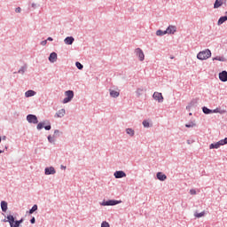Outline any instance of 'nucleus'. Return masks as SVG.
Here are the masks:
<instances>
[{
  "instance_id": "6e6d98bb",
  "label": "nucleus",
  "mask_w": 227,
  "mask_h": 227,
  "mask_svg": "<svg viewBox=\"0 0 227 227\" xmlns=\"http://www.w3.org/2000/svg\"><path fill=\"white\" fill-rule=\"evenodd\" d=\"M1 141H2V138H1V137H0V143H1Z\"/></svg>"
},
{
  "instance_id": "c756f323",
  "label": "nucleus",
  "mask_w": 227,
  "mask_h": 227,
  "mask_svg": "<svg viewBox=\"0 0 227 227\" xmlns=\"http://www.w3.org/2000/svg\"><path fill=\"white\" fill-rule=\"evenodd\" d=\"M75 67L78 68V70H82L84 68V66H82L81 62H75Z\"/></svg>"
},
{
  "instance_id": "20e7f679",
  "label": "nucleus",
  "mask_w": 227,
  "mask_h": 227,
  "mask_svg": "<svg viewBox=\"0 0 227 227\" xmlns=\"http://www.w3.org/2000/svg\"><path fill=\"white\" fill-rule=\"evenodd\" d=\"M119 203H121V201L115 200H104L101 205L103 207H114V205H119Z\"/></svg>"
},
{
  "instance_id": "e433bc0d",
  "label": "nucleus",
  "mask_w": 227,
  "mask_h": 227,
  "mask_svg": "<svg viewBox=\"0 0 227 227\" xmlns=\"http://www.w3.org/2000/svg\"><path fill=\"white\" fill-rule=\"evenodd\" d=\"M101 227H110V225H109V223H107V222H102V223H101Z\"/></svg>"
},
{
  "instance_id": "f257e3e1",
  "label": "nucleus",
  "mask_w": 227,
  "mask_h": 227,
  "mask_svg": "<svg viewBox=\"0 0 227 227\" xmlns=\"http://www.w3.org/2000/svg\"><path fill=\"white\" fill-rule=\"evenodd\" d=\"M212 56V51H210L209 49H206L202 51H200L197 54V59H200V61H204L205 59H208Z\"/></svg>"
},
{
  "instance_id": "c85d7f7f",
  "label": "nucleus",
  "mask_w": 227,
  "mask_h": 227,
  "mask_svg": "<svg viewBox=\"0 0 227 227\" xmlns=\"http://www.w3.org/2000/svg\"><path fill=\"white\" fill-rule=\"evenodd\" d=\"M142 125L145 127V129H150V122L146 120L143 121Z\"/></svg>"
},
{
  "instance_id": "a211bd4d",
  "label": "nucleus",
  "mask_w": 227,
  "mask_h": 227,
  "mask_svg": "<svg viewBox=\"0 0 227 227\" xmlns=\"http://www.w3.org/2000/svg\"><path fill=\"white\" fill-rule=\"evenodd\" d=\"M27 70V66L25 65L23 67H21L18 72H14V74H21V75H24V74H26V71Z\"/></svg>"
},
{
  "instance_id": "39448f33",
  "label": "nucleus",
  "mask_w": 227,
  "mask_h": 227,
  "mask_svg": "<svg viewBox=\"0 0 227 227\" xmlns=\"http://www.w3.org/2000/svg\"><path fill=\"white\" fill-rule=\"evenodd\" d=\"M135 54L137 56L139 61H145V52H143V50L141 48H137L135 50Z\"/></svg>"
},
{
  "instance_id": "412c9836",
  "label": "nucleus",
  "mask_w": 227,
  "mask_h": 227,
  "mask_svg": "<svg viewBox=\"0 0 227 227\" xmlns=\"http://www.w3.org/2000/svg\"><path fill=\"white\" fill-rule=\"evenodd\" d=\"M217 148H221V144H220V142H216V143L211 144V145H209V149H210V150H214V149L217 150Z\"/></svg>"
},
{
  "instance_id": "603ef678",
  "label": "nucleus",
  "mask_w": 227,
  "mask_h": 227,
  "mask_svg": "<svg viewBox=\"0 0 227 227\" xmlns=\"http://www.w3.org/2000/svg\"><path fill=\"white\" fill-rule=\"evenodd\" d=\"M175 59V57H170V59Z\"/></svg>"
},
{
  "instance_id": "1a4fd4ad",
  "label": "nucleus",
  "mask_w": 227,
  "mask_h": 227,
  "mask_svg": "<svg viewBox=\"0 0 227 227\" xmlns=\"http://www.w3.org/2000/svg\"><path fill=\"white\" fill-rule=\"evenodd\" d=\"M165 32L167 35H175V33H176V27L173 25H170L168 27Z\"/></svg>"
},
{
  "instance_id": "864d4df0",
  "label": "nucleus",
  "mask_w": 227,
  "mask_h": 227,
  "mask_svg": "<svg viewBox=\"0 0 227 227\" xmlns=\"http://www.w3.org/2000/svg\"><path fill=\"white\" fill-rule=\"evenodd\" d=\"M225 17H227V12H225V15H224Z\"/></svg>"
},
{
  "instance_id": "b1692460",
  "label": "nucleus",
  "mask_w": 227,
  "mask_h": 227,
  "mask_svg": "<svg viewBox=\"0 0 227 227\" xmlns=\"http://www.w3.org/2000/svg\"><path fill=\"white\" fill-rule=\"evenodd\" d=\"M213 61L225 62L226 61V58H224L223 56H217V57L213 58Z\"/></svg>"
},
{
  "instance_id": "aec40b11",
  "label": "nucleus",
  "mask_w": 227,
  "mask_h": 227,
  "mask_svg": "<svg viewBox=\"0 0 227 227\" xmlns=\"http://www.w3.org/2000/svg\"><path fill=\"white\" fill-rule=\"evenodd\" d=\"M1 208H2V212H6V210H8V202L2 200Z\"/></svg>"
},
{
  "instance_id": "a18cd8bd",
  "label": "nucleus",
  "mask_w": 227,
  "mask_h": 227,
  "mask_svg": "<svg viewBox=\"0 0 227 227\" xmlns=\"http://www.w3.org/2000/svg\"><path fill=\"white\" fill-rule=\"evenodd\" d=\"M32 8H34V10H35V8H36V4L33 3V4H32Z\"/></svg>"
},
{
  "instance_id": "393cba45",
  "label": "nucleus",
  "mask_w": 227,
  "mask_h": 227,
  "mask_svg": "<svg viewBox=\"0 0 227 227\" xmlns=\"http://www.w3.org/2000/svg\"><path fill=\"white\" fill-rule=\"evenodd\" d=\"M202 111H203L204 114H212V112H213V110H210L207 106H203L202 107Z\"/></svg>"
},
{
  "instance_id": "f8f14e48",
  "label": "nucleus",
  "mask_w": 227,
  "mask_h": 227,
  "mask_svg": "<svg viewBox=\"0 0 227 227\" xmlns=\"http://www.w3.org/2000/svg\"><path fill=\"white\" fill-rule=\"evenodd\" d=\"M58 59V53L56 52H51L49 56V61L50 63H56Z\"/></svg>"
},
{
  "instance_id": "58836bf2",
  "label": "nucleus",
  "mask_w": 227,
  "mask_h": 227,
  "mask_svg": "<svg viewBox=\"0 0 227 227\" xmlns=\"http://www.w3.org/2000/svg\"><path fill=\"white\" fill-rule=\"evenodd\" d=\"M30 223L31 224H35L36 223V219L35 218V216H33L31 219H30Z\"/></svg>"
},
{
  "instance_id": "7ed1b4c3",
  "label": "nucleus",
  "mask_w": 227,
  "mask_h": 227,
  "mask_svg": "<svg viewBox=\"0 0 227 227\" xmlns=\"http://www.w3.org/2000/svg\"><path fill=\"white\" fill-rule=\"evenodd\" d=\"M67 98L63 99V104H68V102H72L74 98V90H67L65 92Z\"/></svg>"
},
{
  "instance_id": "8fccbe9b",
  "label": "nucleus",
  "mask_w": 227,
  "mask_h": 227,
  "mask_svg": "<svg viewBox=\"0 0 227 227\" xmlns=\"http://www.w3.org/2000/svg\"><path fill=\"white\" fill-rule=\"evenodd\" d=\"M0 153H4V150H0Z\"/></svg>"
},
{
  "instance_id": "4468645a",
  "label": "nucleus",
  "mask_w": 227,
  "mask_h": 227,
  "mask_svg": "<svg viewBox=\"0 0 227 227\" xmlns=\"http://www.w3.org/2000/svg\"><path fill=\"white\" fill-rule=\"evenodd\" d=\"M156 176H157L158 180H160V182H164L168 178L166 174H164L162 172H158L156 174Z\"/></svg>"
},
{
  "instance_id": "bb28decb",
  "label": "nucleus",
  "mask_w": 227,
  "mask_h": 227,
  "mask_svg": "<svg viewBox=\"0 0 227 227\" xmlns=\"http://www.w3.org/2000/svg\"><path fill=\"white\" fill-rule=\"evenodd\" d=\"M164 35H167V34H166V30H160V29H159V30L156 31V35H157V36H164Z\"/></svg>"
},
{
  "instance_id": "ea45409f",
  "label": "nucleus",
  "mask_w": 227,
  "mask_h": 227,
  "mask_svg": "<svg viewBox=\"0 0 227 227\" xmlns=\"http://www.w3.org/2000/svg\"><path fill=\"white\" fill-rule=\"evenodd\" d=\"M20 12H22V9H21L20 7H17V8L15 9V12H16V13H20Z\"/></svg>"
},
{
  "instance_id": "4c0bfd02",
  "label": "nucleus",
  "mask_w": 227,
  "mask_h": 227,
  "mask_svg": "<svg viewBox=\"0 0 227 227\" xmlns=\"http://www.w3.org/2000/svg\"><path fill=\"white\" fill-rule=\"evenodd\" d=\"M48 123H49L48 125L43 127L45 130H51V129H52V127L51 126V122H48Z\"/></svg>"
},
{
  "instance_id": "9b49d317",
  "label": "nucleus",
  "mask_w": 227,
  "mask_h": 227,
  "mask_svg": "<svg viewBox=\"0 0 227 227\" xmlns=\"http://www.w3.org/2000/svg\"><path fill=\"white\" fill-rule=\"evenodd\" d=\"M45 175H56V169L54 167H48L44 169Z\"/></svg>"
},
{
  "instance_id": "473e14b6",
  "label": "nucleus",
  "mask_w": 227,
  "mask_h": 227,
  "mask_svg": "<svg viewBox=\"0 0 227 227\" xmlns=\"http://www.w3.org/2000/svg\"><path fill=\"white\" fill-rule=\"evenodd\" d=\"M44 125H45V122H39L37 124V130H42V129H43Z\"/></svg>"
},
{
  "instance_id": "423d86ee",
  "label": "nucleus",
  "mask_w": 227,
  "mask_h": 227,
  "mask_svg": "<svg viewBox=\"0 0 227 227\" xmlns=\"http://www.w3.org/2000/svg\"><path fill=\"white\" fill-rule=\"evenodd\" d=\"M27 121H28V123H34L36 125V123H38V117H36L35 114H28L27 115Z\"/></svg>"
},
{
  "instance_id": "0eeeda50",
  "label": "nucleus",
  "mask_w": 227,
  "mask_h": 227,
  "mask_svg": "<svg viewBox=\"0 0 227 227\" xmlns=\"http://www.w3.org/2000/svg\"><path fill=\"white\" fill-rule=\"evenodd\" d=\"M153 98H154V100H157V102L159 103L164 102V97H162V93L160 92H154L153 95Z\"/></svg>"
},
{
  "instance_id": "79ce46f5",
  "label": "nucleus",
  "mask_w": 227,
  "mask_h": 227,
  "mask_svg": "<svg viewBox=\"0 0 227 227\" xmlns=\"http://www.w3.org/2000/svg\"><path fill=\"white\" fill-rule=\"evenodd\" d=\"M41 45H47V40L42 41Z\"/></svg>"
},
{
  "instance_id": "9d476101",
  "label": "nucleus",
  "mask_w": 227,
  "mask_h": 227,
  "mask_svg": "<svg viewBox=\"0 0 227 227\" xmlns=\"http://www.w3.org/2000/svg\"><path fill=\"white\" fill-rule=\"evenodd\" d=\"M219 79L222 82H227V71H222L219 73Z\"/></svg>"
},
{
  "instance_id": "5fc2aeb1",
  "label": "nucleus",
  "mask_w": 227,
  "mask_h": 227,
  "mask_svg": "<svg viewBox=\"0 0 227 227\" xmlns=\"http://www.w3.org/2000/svg\"><path fill=\"white\" fill-rule=\"evenodd\" d=\"M3 139H6V137H4Z\"/></svg>"
},
{
  "instance_id": "de8ad7c7",
  "label": "nucleus",
  "mask_w": 227,
  "mask_h": 227,
  "mask_svg": "<svg viewBox=\"0 0 227 227\" xmlns=\"http://www.w3.org/2000/svg\"><path fill=\"white\" fill-rule=\"evenodd\" d=\"M212 113H219V110L215 109V110H213V112H212Z\"/></svg>"
},
{
  "instance_id": "2f4dec72",
  "label": "nucleus",
  "mask_w": 227,
  "mask_h": 227,
  "mask_svg": "<svg viewBox=\"0 0 227 227\" xmlns=\"http://www.w3.org/2000/svg\"><path fill=\"white\" fill-rule=\"evenodd\" d=\"M218 143H220L221 146H224V145H227V137L224 139L219 140Z\"/></svg>"
},
{
  "instance_id": "6ab92c4d",
  "label": "nucleus",
  "mask_w": 227,
  "mask_h": 227,
  "mask_svg": "<svg viewBox=\"0 0 227 227\" xmlns=\"http://www.w3.org/2000/svg\"><path fill=\"white\" fill-rule=\"evenodd\" d=\"M110 97H112V98H118V97H120V92L110 90Z\"/></svg>"
},
{
  "instance_id": "c9c22d12",
  "label": "nucleus",
  "mask_w": 227,
  "mask_h": 227,
  "mask_svg": "<svg viewBox=\"0 0 227 227\" xmlns=\"http://www.w3.org/2000/svg\"><path fill=\"white\" fill-rule=\"evenodd\" d=\"M137 97H141L143 95V89L139 88L136 91Z\"/></svg>"
},
{
  "instance_id": "ddd939ff",
  "label": "nucleus",
  "mask_w": 227,
  "mask_h": 227,
  "mask_svg": "<svg viewBox=\"0 0 227 227\" xmlns=\"http://www.w3.org/2000/svg\"><path fill=\"white\" fill-rule=\"evenodd\" d=\"M74 42H75V39L74 38V36H67L64 40V43H66V45H72Z\"/></svg>"
},
{
  "instance_id": "f03ea898",
  "label": "nucleus",
  "mask_w": 227,
  "mask_h": 227,
  "mask_svg": "<svg viewBox=\"0 0 227 227\" xmlns=\"http://www.w3.org/2000/svg\"><path fill=\"white\" fill-rule=\"evenodd\" d=\"M4 223H9L11 227H20L18 220L15 221V217L12 215H9L4 219Z\"/></svg>"
},
{
  "instance_id": "c03bdc74",
  "label": "nucleus",
  "mask_w": 227,
  "mask_h": 227,
  "mask_svg": "<svg viewBox=\"0 0 227 227\" xmlns=\"http://www.w3.org/2000/svg\"><path fill=\"white\" fill-rule=\"evenodd\" d=\"M54 39L52 37H48L47 42H52Z\"/></svg>"
},
{
  "instance_id": "a878e982",
  "label": "nucleus",
  "mask_w": 227,
  "mask_h": 227,
  "mask_svg": "<svg viewBox=\"0 0 227 227\" xmlns=\"http://www.w3.org/2000/svg\"><path fill=\"white\" fill-rule=\"evenodd\" d=\"M36 210H38V205L35 204L31 209H29L28 213L31 214H35V212H36Z\"/></svg>"
},
{
  "instance_id": "f3484780",
  "label": "nucleus",
  "mask_w": 227,
  "mask_h": 227,
  "mask_svg": "<svg viewBox=\"0 0 227 227\" xmlns=\"http://www.w3.org/2000/svg\"><path fill=\"white\" fill-rule=\"evenodd\" d=\"M35 95H36V91H35L33 90H29L25 92V97L27 98H29V97H35Z\"/></svg>"
},
{
  "instance_id": "f704fd0d",
  "label": "nucleus",
  "mask_w": 227,
  "mask_h": 227,
  "mask_svg": "<svg viewBox=\"0 0 227 227\" xmlns=\"http://www.w3.org/2000/svg\"><path fill=\"white\" fill-rule=\"evenodd\" d=\"M185 127L187 129H191L192 127H196V124L194 122H189V123L185 124Z\"/></svg>"
},
{
  "instance_id": "37998d69",
  "label": "nucleus",
  "mask_w": 227,
  "mask_h": 227,
  "mask_svg": "<svg viewBox=\"0 0 227 227\" xmlns=\"http://www.w3.org/2000/svg\"><path fill=\"white\" fill-rule=\"evenodd\" d=\"M18 223H19L20 224H22V223H24V218H21L20 220H18Z\"/></svg>"
},
{
  "instance_id": "4be33fe9",
  "label": "nucleus",
  "mask_w": 227,
  "mask_h": 227,
  "mask_svg": "<svg viewBox=\"0 0 227 227\" xmlns=\"http://www.w3.org/2000/svg\"><path fill=\"white\" fill-rule=\"evenodd\" d=\"M226 20H227V16H222L218 20L217 25L221 26L222 24H224V22H226Z\"/></svg>"
},
{
  "instance_id": "72a5a7b5",
  "label": "nucleus",
  "mask_w": 227,
  "mask_h": 227,
  "mask_svg": "<svg viewBox=\"0 0 227 227\" xmlns=\"http://www.w3.org/2000/svg\"><path fill=\"white\" fill-rule=\"evenodd\" d=\"M48 141H49V143H55L56 137L50 135V136H48Z\"/></svg>"
},
{
  "instance_id": "a19ab883",
  "label": "nucleus",
  "mask_w": 227,
  "mask_h": 227,
  "mask_svg": "<svg viewBox=\"0 0 227 227\" xmlns=\"http://www.w3.org/2000/svg\"><path fill=\"white\" fill-rule=\"evenodd\" d=\"M190 194H192V196L196 195V191L194 189L190 190Z\"/></svg>"
},
{
  "instance_id": "dca6fc26",
  "label": "nucleus",
  "mask_w": 227,
  "mask_h": 227,
  "mask_svg": "<svg viewBox=\"0 0 227 227\" xmlns=\"http://www.w3.org/2000/svg\"><path fill=\"white\" fill-rule=\"evenodd\" d=\"M224 3H226V0H215L214 4V8L215 9L221 8V5L224 4Z\"/></svg>"
},
{
  "instance_id": "7c9ffc66",
  "label": "nucleus",
  "mask_w": 227,
  "mask_h": 227,
  "mask_svg": "<svg viewBox=\"0 0 227 227\" xmlns=\"http://www.w3.org/2000/svg\"><path fill=\"white\" fill-rule=\"evenodd\" d=\"M59 136H61V133L59 132V130L55 129L54 134H53V137L57 138V137H59Z\"/></svg>"
},
{
  "instance_id": "6e6552de",
  "label": "nucleus",
  "mask_w": 227,
  "mask_h": 227,
  "mask_svg": "<svg viewBox=\"0 0 227 227\" xmlns=\"http://www.w3.org/2000/svg\"><path fill=\"white\" fill-rule=\"evenodd\" d=\"M114 178H125L127 174L123 170H117L114 173Z\"/></svg>"
},
{
  "instance_id": "3c124183",
  "label": "nucleus",
  "mask_w": 227,
  "mask_h": 227,
  "mask_svg": "<svg viewBox=\"0 0 227 227\" xmlns=\"http://www.w3.org/2000/svg\"><path fill=\"white\" fill-rule=\"evenodd\" d=\"M187 144H188V145H191V140H187Z\"/></svg>"
},
{
  "instance_id": "cd10ccee",
  "label": "nucleus",
  "mask_w": 227,
  "mask_h": 227,
  "mask_svg": "<svg viewBox=\"0 0 227 227\" xmlns=\"http://www.w3.org/2000/svg\"><path fill=\"white\" fill-rule=\"evenodd\" d=\"M203 215H205V211H202L200 213H194V216L197 217L198 219H200V217H203Z\"/></svg>"
},
{
  "instance_id": "2eb2a0df",
  "label": "nucleus",
  "mask_w": 227,
  "mask_h": 227,
  "mask_svg": "<svg viewBox=\"0 0 227 227\" xmlns=\"http://www.w3.org/2000/svg\"><path fill=\"white\" fill-rule=\"evenodd\" d=\"M67 111L65 110V108H62L60 110L58 111V113H56L55 114V118H63V116H65Z\"/></svg>"
},
{
  "instance_id": "09e8293b",
  "label": "nucleus",
  "mask_w": 227,
  "mask_h": 227,
  "mask_svg": "<svg viewBox=\"0 0 227 227\" xmlns=\"http://www.w3.org/2000/svg\"><path fill=\"white\" fill-rule=\"evenodd\" d=\"M4 150H8V145H4Z\"/></svg>"
},
{
  "instance_id": "5701e85b",
  "label": "nucleus",
  "mask_w": 227,
  "mask_h": 227,
  "mask_svg": "<svg viewBox=\"0 0 227 227\" xmlns=\"http://www.w3.org/2000/svg\"><path fill=\"white\" fill-rule=\"evenodd\" d=\"M126 134L130 136V137H134V134H136V132L132 129V128H128L126 129Z\"/></svg>"
},
{
  "instance_id": "49530a36",
  "label": "nucleus",
  "mask_w": 227,
  "mask_h": 227,
  "mask_svg": "<svg viewBox=\"0 0 227 227\" xmlns=\"http://www.w3.org/2000/svg\"><path fill=\"white\" fill-rule=\"evenodd\" d=\"M60 168H61L62 169H67V166L61 165Z\"/></svg>"
}]
</instances>
